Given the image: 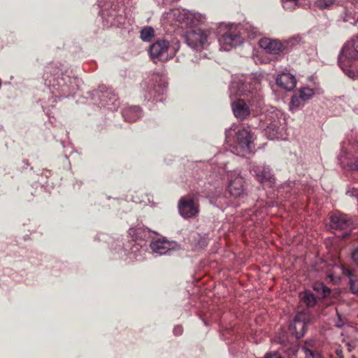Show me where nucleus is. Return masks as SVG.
Instances as JSON below:
<instances>
[{
  "label": "nucleus",
  "instance_id": "1",
  "mask_svg": "<svg viewBox=\"0 0 358 358\" xmlns=\"http://www.w3.org/2000/svg\"><path fill=\"white\" fill-rule=\"evenodd\" d=\"M338 64L345 75L358 78V38L345 44L338 55Z\"/></svg>",
  "mask_w": 358,
  "mask_h": 358
},
{
  "label": "nucleus",
  "instance_id": "2",
  "mask_svg": "<svg viewBox=\"0 0 358 358\" xmlns=\"http://www.w3.org/2000/svg\"><path fill=\"white\" fill-rule=\"evenodd\" d=\"M261 127L270 139H275L285 129V119L283 113L273 107L267 109L260 118Z\"/></svg>",
  "mask_w": 358,
  "mask_h": 358
},
{
  "label": "nucleus",
  "instance_id": "3",
  "mask_svg": "<svg viewBox=\"0 0 358 358\" xmlns=\"http://www.w3.org/2000/svg\"><path fill=\"white\" fill-rule=\"evenodd\" d=\"M236 134L238 145L232 152L238 155H243L252 151V136L249 130L244 127L237 129L235 126L231 127L225 131L226 141L229 142L230 137Z\"/></svg>",
  "mask_w": 358,
  "mask_h": 358
},
{
  "label": "nucleus",
  "instance_id": "4",
  "mask_svg": "<svg viewBox=\"0 0 358 358\" xmlns=\"http://www.w3.org/2000/svg\"><path fill=\"white\" fill-rule=\"evenodd\" d=\"M177 51L176 46H171L166 40H157L149 48L150 55L152 59L164 62L172 59Z\"/></svg>",
  "mask_w": 358,
  "mask_h": 358
},
{
  "label": "nucleus",
  "instance_id": "5",
  "mask_svg": "<svg viewBox=\"0 0 358 358\" xmlns=\"http://www.w3.org/2000/svg\"><path fill=\"white\" fill-rule=\"evenodd\" d=\"M210 31L201 29H195L186 33L185 43L192 50L201 51L210 44Z\"/></svg>",
  "mask_w": 358,
  "mask_h": 358
},
{
  "label": "nucleus",
  "instance_id": "6",
  "mask_svg": "<svg viewBox=\"0 0 358 358\" xmlns=\"http://www.w3.org/2000/svg\"><path fill=\"white\" fill-rule=\"evenodd\" d=\"M250 106L247 105L243 99H238L236 101L232 103V109L235 116L239 119H244L249 115L250 110L258 113L262 110L263 102L259 99L257 101L252 100L249 101Z\"/></svg>",
  "mask_w": 358,
  "mask_h": 358
},
{
  "label": "nucleus",
  "instance_id": "7",
  "mask_svg": "<svg viewBox=\"0 0 358 358\" xmlns=\"http://www.w3.org/2000/svg\"><path fill=\"white\" fill-rule=\"evenodd\" d=\"M62 71L57 64H48L43 74L45 85L48 88L62 87Z\"/></svg>",
  "mask_w": 358,
  "mask_h": 358
},
{
  "label": "nucleus",
  "instance_id": "8",
  "mask_svg": "<svg viewBox=\"0 0 358 358\" xmlns=\"http://www.w3.org/2000/svg\"><path fill=\"white\" fill-rule=\"evenodd\" d=\"M180 215L184 218L195 217L199 213V206L194 196L188 195L181 198L178 202Z\"/></svg>",
  "mask_w": 358,
  "mask_h": 358
},
{
  "label": "nucleus",
  "instance_id": "9",
  "mask_svg": "<svg viewBox=\"0 0 358 358\" xmlns=\"http://www.w3.org/2000/svg\"><path fill=\"white\" fill-rule=\"evenodd\" d=\"M353 222L352 217L341 212L334 213L330 217V227L336 230H343L350 227Z\"/></svg>",
  "mask_w": 358,
  "mask_h": 358
},
{
  "label": "nucleus",
  "instance_id": "10",
  "mask_svg": "<svg viewBox=\"0 0 358 358\" xmlns=\"http://www.w3.org/2000/svg\"><path fill=\"white\" fill-rule=\"evenodd\" d=\"M250 172L262 183L268 182L269 185H271L275 182V179L271 173V169L266 165L254 164L251 166Z\"/></svg>",
  "mask_w": 358,
  "mask_h": 358
},
{
  "label": "nucleus",
  "instance_id": "11",
  "mask_svg": "<svg viewBox=\"0 0 358 358\" xmlns=\"http://www.w3.org/2000/svg\"><path fill=\"white\" fill-rule=\"evenodd\" d=\"M313 91H294V94L292 96L289 110L294 111L299 108L304 106L313 96Z\"/></svg>",
  "mask_w": 358,
  "mask_h": 358
},
{
  "label": "nucleus",
  "instance_id": "12",
  "mask_svg": "<svg viewBox=\"0 0 358 358\" xmlns=\"http://www.w3.org/2000/svg\"><path fill=\"white\" fill-rule=\"evenodd\" d=\"M244 180L239 174L232 173L229 180L228 189L231 195L234 197L241 196L244 193Z\"/></svg>",
  "mask_w": 358,
  "mask_h": 358
},
{
  "label": "nucleus",
  "instance_id": "13",
  "mask_svg": "<svg viewBox=\"0 0 358 358\" xmlns=\"http://www.w3.org/2000/svg\"><path fill=\"white\" fill-rule=\"evenodd\" d=\"M259 46L269 54L278 55L284 52L283 45L278 40L264 38L259 41Z\"/></svg>",
  "mask_w": 358,
  "mask_h": 358
},
{
  "label": "nucleus",
  "instance_id": "14",
  "mask_svg": "<svg viewBox=\"0 0 358 358\" xmlns=\"http://www.w3.org/2000/svg\"><path fill=\"white\" fill-rule=\"evenodd\" d=\"M219 42L223 49L228 50L231 48L236 47L242 43L243 38L238 34L229 32L222 35L219 38Z\"/></svg>",
  "mask_w": 358,
  "mask_h": 358
},
{
  "label": "nucleus",
  "instance_id": "15",
  "mask_svg": "<svg viewBox=\"0 0 358 358\" xmlns=\"http://www.w3.org/2000/svg\"><path fill=\"white\" fill-rule=\"evenodd\" d=\"M250 76H245L244 75H234L231 77V85L229 90H253L257 87L251 86Z\"/></svg>",
  "mask_w": 358,
  "mask_h": 358
},
{
  "label": "nucleus",
  "instance_id": "16",
  "mask_svg": "<svg viewBox=\"0 0 358 358\" xmlns=\"http://www.w3.org/2000/svg\"><path fill=\"white\" fill-rule=\"evenodd\" d=\"M275 83L277 86L282 90H294L296 87V79L293 74L283 72L277 76Z\"/></svg>",
  "mask_w": 358,
  "mask_h": 358
},
{
  "label": "nucleus",
  "instance_id": "17",
  "mask_svg": "<svg viewBox=\"0 0 358 358\" xmlns=\"http://www.w3.org/2000/svg\"><path fill=\"white\" fill-rule=\"evenodd\" d=\"M306 314L299 313L296 315L293 323L290 325V329L292 332H294L297 338L303 337L306 331Z\"/></svg>",
  "mask_w": 358,
  "mask_h": 358
},
{
  "label": "nucleus",
  "instance_id": "18",
  "mask_svg": "<svg viewBox=\"0 0 358 358\" xmlns=\"http://www.w3.org/2000/svg\"><path fill=\"white\" fill-rule=\"evenodd\" d=\"M150 248L153 253L162 255L171 252L173 248V243L164 239H158L150 243Z\"/></svg>",
  "mask_w": 358,
  "mask_h": 358
},
{
  "label": "nucleus",
  "instance_id": "19",
  "mask_svg": "<svg viewBox=\"0 0 358 358\" xmlns=\"http://www.w3.org/2000/svg\"><path fill=\"white\" fill-rule=\"evenodd\" d=\"M338 160L343 169L358 171V159L353 157L346 151H341Z\"/></svg>",
  "mask_w": 358,
  "mask_h": 358
},
{
  "label": "nucleus",
  "instance_id": "20",
  "mask_svg": "<svg viewBox=\"0 0 358 358\" xmlns=\"http://www.w3.org/2000/svg\"><path fill=\"white\" fill-rule=\"evenodd\" d=\"M123 116L125 120L134 122L141 116V110L138 106H131L123 112Z\"/></svg>",
  "mask_w": 358,
  "mask_h": 358
},
{
  "label": "nucleus",
  "instance_id": "21",
  "mask_svg": "<svg viewBox=\"0 0 358 358\" xmlns=\"http://www.w3.org/2000/svg\"><path fill=\"white\" fill-rule=\"evenodd\" d=\"M301 350L305 354L306 358L315 356V355H320L316 350V344L314 340L306 341L304 345L301 347Z\"/></svg>",
  "mask_w": 358,
  "mask_h": 358
},
{
  "label": "nucleus",
  "instance_id": "22",
  "mask_svg": "<svg viewBox=\"0 0 358 358\" xmlns=\"http://www.w3.org/2000/svg\"><path fill=\"white\" fill-rule=\"evenodd\" d=\"M313 289L322 297H326L330 294V289L325 286L322 282H315L313 285Z\"/></svg>",
  "mask_w": 358,
  "mask_h": 358
},
{
  "label": "nucleus",
  "instance_id": "23",
  "mask_svg": "<svg viewBox=\"0 0 358 358\" xmlns=\"http://www.w3.org/2000/svg\"><path fill=\"white\" fill-rule=\"evenodd\" d=\"M302 300L309 307L314 306L317 303L315 295L310 292H305L302 296Z\"/></svg>",
  "mask_w": 358,
  "mask_h": 358
},
{
  "label": "nucleus",
  "instance_id": "24",
  "mask_svg": "<svg viewBox=\"0 0 358 358\" xmlns=\"http://www.w3.org/2000/svg\"><path fill=\"white\" fill-rule=\"evenodd\" d=\"M154 32L152 27H145L141 31V38L143 41H150L154 36Z\"/></svg>",
  "mask_w": 358,
  "mask_h": 358
},
{
  "label": "nucleus",
  "instance_id": "25",
  "mask_svg": "<svg viewBox=\"0 0 358 358\" xmlns=\"http://www.w3.org/2000/svg\"><path fill=\"white\" fill-rule=\"evenodd\" d=\"M299 40L298 38H292L289 40L285 41L282 44L283 45V52H287L291 50L294 46L298 45Z\"/></svg>",
  "mask_w": 358,
  "mask_h": 358
},
{
  "label": "nucleus",
  "instance_id": "26",
  "mask_svg": "<svg viewBox=\"0 0 358 358\" xmlns=\"http://www.w3.org/2000/svg\"><path fill=\"white\" fill-rule=\"evenodd\" d=\"M298 1L295 0H282L283 8L287 10H292L297 6Z\"/></svg>",
  "mask_w": 358,
  "mask_h": 358
},
{
  "label": "nucleus",
  "instance_id": "27",
  "mask_svg": "<svg viewBox=\"0 0 358 358\" xmlns=\"http://www.w3.org/2000/svg\"><path fill=\"white\" fill-rule=\"evenodd\" d=\"M350 290L353 294H357L358 293V278L355 276H352L350 279Z\"/></svg>",
  "mask_w": 358,
  "mask_h": 358
},
{
  "label": "nucleus",
  "instance_id": "28",
  "mask_svg": "<svg viewBox=\"0 0 358 358\" xmlns=\"http://www.w3.org/2000/svg\"><path fill=\"white\" fill-rule=\"evenodd\" d=\"M334 0H317L316 3L317 6L320 9H326L331 6Z\"/></svg>",
  "mask_w": 358,
  "mask_h": 358
},
{
  "label": "nucleus",
  "instance_id": "29",
  "mask_svg": "<svg viewBox=\"0 0 358 358\" xmlns=\"http://www.w3.org/2000/svg\"><path fill=\"white\" fill-rule=\"evenodd\" d=\"M347 194L358 198V184L353 185L352 190H348Z\"/></svg>",
  "mask_w": 358,
  "mask_h": 358
},
{
  "label": "nucleus",
  "instance_id": "30",
  "mask_svg": "<svg viewBox=\"0 0 358 358\" xmlns=\"http://www.w3.org/2000/svg\"><path fill=\"white\" fill-rule=\"evenodd\" d=\"M159 80H156L158 82V87L162 90H164L168 87V83L164 78H158Z\"/></svg>",
  "mask_w": 358,
  "mask_h": 358
},
{
  "label": "nucleus",
  "instance_id": "31",
  "mask_svg": "<svg viewBox=\"0 0 358 358\" xmlns=\"http://www.w3.org/2000/svg\"><path fill=\"white\" fill-rule=\"evenodd\" d=\"M352 258L353 259V262L358 266V248L353 251L352 254Z\"/></svg>",
  "mask_w": 358,
  "mask_h": 358
},
{
  "label": "nucleus",
  "instance_id": "32",
  "mask_svg": "<svg viewBox=\"0 0 358 358\" xmlns=\"http://www.w3.org/2000/svg\"><path fill=\"white\" fill-rule=\"evenodd\" d=\"M173 334L176 336H179L182 333V327L181 326H176L173 329Z\"/></svg>",
  "mask_w": 358,
  "mask_h": 358
},
{
  "label": "nucleus",
  "instance_id": "33",
  "mask_svg": "<svg viewBox=\"0 0 358 358\" xmlns=\"http://www.w3.org/2000/svg\"><path fill=\"white\" fill-rule=\"evenodd\" d=\"M343 273L351 278L352 276H355L352 272L347 268H343Z\"/></svg>",
  "mask_w": 358,
  "mask_h": 358
},
{
  "label": "nucleus",
  "instance_id": "34",
  "mask_svg": "<svg viewBox=\"0 0 358 358\" xmlns=\"http://www.w3.org/2000/svg\"><path fill=\"white\" fill-rule=\"evenodd\" d=\"M141 229H130V234H136L137 237L143 238L142 236L140 235L139 231H141Z\"/></svg>",
  "mask_w": 358,
  "mask_h": 358
},
{
  "label": "nucleus",
  "instance_id": "35",
  "mask_svg": "<svg viewBox=\"0 0 358 358\" xmlns=\"http://www.w3.org/2000/svg\"><path fill=\"white\" fill-rule=\"evenodd\" d=\"M343 323L342 322V321L341 320V317H338V322L336 324V326L337 327H341L343 326Z\"/></svg>",
  "mask_w": 358,
  "mask_h": 358
},
{
  "label": "nucleus",
  "instance_id": "36",
  "mask_svg": "<svg viewBox=\"0 0 358 358\" xmlns=\"http://www.w3.org/2000/svg\"><path fill=\"white\" fill-rule=\"evenodd\" d=\"M294 182H287V184H286V185H285L283 186V188H285V186L287 187L288 188H292V187L294 186Z\"/></svg>",
  "mask_w": 358,
  "mask_h": 358
},
{
  "label": "nucleus",
  "instance_id": "37",
  "mask_svg": "<svg viewBox=\"0 0 358 358\" xmlns=\"http://www.w3.org/2000/svg\"><path fill=\"white\" fill-rule=\"evenodd\" d=\"M299 90H311V89H310V88H309V87H303L299 88Z\"/></svg>",
  "mask_w": 358,
  "mask_h": 358
},
{
  "label": "nucleus",
  "instance_id": "38",
  "mask_svg": "<svg viewBox=\"0 0 358 358\" xmlns=\"http://www.w3.org/2000/svg\"><path fill=\"white\" fill-rule=\"evenodd\" d=\"M150 93V92H153L154 94H155L157 91H155V90H153V91H148Z\"/></svg>",
  "mask_w": 358,
  "mask_h": 358
},
{
  "label": "nucleus",
  "instance_id": "39",
  "mask_svg": "<svg viewBox=\"0 0 358 358\" xmlns=\"http://www.w3.org/2000/svg\"><path fill=\"white\" fill-rule=\"evenodd\" d=\"M345 236H347V234H345L344 235H343V238H345Z\"/></svg>",
  "mask_w": 358,
  "mask_h": 358
},
{
  "label": "nucleus",
  "instance_id": "40",
  "mask_svg": "<svg viewBox=\"0 0 358 358\" xmlns=\"http://www.w3.org/2000/svg\"><path fill=\"white\" fill-rule=\"evenodd\" d=\"M340 358H342V357H340Z\"/></svg>",
  "mask_w": 358,
  "mask_h": 358
}]
</instances>
